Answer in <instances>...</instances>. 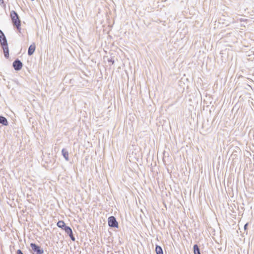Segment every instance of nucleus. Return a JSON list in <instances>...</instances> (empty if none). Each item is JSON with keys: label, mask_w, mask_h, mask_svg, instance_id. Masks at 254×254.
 Returning <instances> with one entry per match:
<instances>
[{"label": "nucleus", "mask_w": 254, "mask_h": 254, "mask_svg": "<svg viewBox=\"0 0 254 254\" xmlns=\"http://www.w3.org/2000/svg\"><path fill=\"white\" fill-rule=\"evenodd\" d=\"M0 43L2 48L4 57L6 58H8L9 57V49L5 35L1 30H0Z\"/></svg>", "instance_id": "nucleus-1"}, {"label": "nucleus", "mask_w": 254, "mask_h": 254, "mask_svg": "<svg viewBox=\"0 0 254 254\" xmlns=\"http://www.w3.org/2000/svg\"><path fill=\"white\" fill-rule=\"evenodd\" d=\"M10 17L13 26H15L20 31L21 29V21L17 12L14 10H12L10 12Z\"/></svg>", "instance_id": "nucleus-2"}, {"label": "nucleus", "mask_w": 254, "mask_h": 254, "mask_svg": "<svg viewBox=\"0 0 254 254\" xmlns=\"http://www.w3.org/2000/svg\"><path fill=\"white\" fill-rule=\"evenodd\" d=\"M108 225L110 227L118 228V223L114 216H110L108 218Z\"/></svg>", "instance_id": "nucleus-3"}, {"label": "nucleus", "mask_w": 254, "mask_h": 254, "mask_svg": "<svg viewBox=\"0 0 254 254\" xmlns=\"http://www.w3.org/2000/svg\"><path fill=\"white\" fill-rule=\"evenodd\" d=\"M30 247L32 251L36 254H43L44 253V250L34 243H31Z\"/></svg>", "instance_id": "nucleus-4"}, {"label": "nucleus", "mask_w": 254, "mask_h": 254, "mask_svg": "<svg viewBox=\"0 0 254 254\" xmlns=\"http://www.w3.org/2000/svg\"><path fill=\"white\" fill-rule=\"evenodd\" d=\"M13 67L15 70H20L22 67V63L18 59H16L12 64Z\"/></svg>", "instance_id": "nucleus-5"}, {"label": "nucleus", "mask_w": 254, "mask_h": 254, "mask_svg": "<svg viewBox=\"0 0 254 254\" xmlns=\"http://www.w3.org/2000/svg\"><path fill=\"white\" fill-rule=\"evenodd\" d=\"M36 49V46L34 43L31 44L28 48V55L31 56L34 53Z\"/></svg>", "instance_id": "nucleus-6"}, {"label": "nucleus", "mask_w": 254, "mask_h": 254, "mask_svg": "<svg viewBox=\"0 0 254 254\" xmlns=\"http://www.w3.org/2000/svg\"><path fill=\"white\" fill-rule=\"evenodd\" d=\"M0 124L3 126H7L8 123L6 118L0 116Z\"/></svg>", "instance_id": "nucleus-7"}, {"label": "nucleus", "mask_w": 254, "mask_h": 254, "mask_svg": "<svg viewBox=\"0 0 254 254\" xmlns=\"http://www.w3.org/2000/svg\"><path fill=\"white\" fill-rule=\"evenodd\" d=\"M62 155H63L65 160L68 161L69 160L68 151L66 149L64 148L62 150Z\"/></svg>", "instance_id": "nucleus-8"}, {"label": "nucleus", "mask_w": 254, "mask_h": 254, "mask_svg": "<svg viewBox=\"0 0 254 254\" xmlns=\"http://www.w3.org/2000/svg\"><path fill=\"white\" fill-rule=\"evenodd\" d=\"M57 226H58V227L62 228L63 230H64V227H66L64 222L63 221H59L57 223Z\"/></svg>", "instance_id": "nucleus-9"}, {"label": "nucleus", "mask_w": 254, "mask_h": 254, "mask_svg": "<svg viewBox=\"0 0 254 254\" xmlns=\"http://www.w3.org/2000/svg\"><path fill=\"white\" fill-rule=\"evenodd\" d=\"M155 251L157 254H163V252L162 248L159 246H156Z\"/></svg>", "instance_id": "nucleus-10"}, {"label": "nucleus", "mask_w": 254, "mask_h": 254, "mask_svg": "<svg viewBox=\"0 0 254 254\" xmlns=\"http://www.w3.org/2000/svg\"><path fill=\"white\" fill-rule=\"evenodd\" d=\"M193 251L194 254H200L199 248L197 245L195 244L193 246Z\"/></svg>", "instance_id": "nucleus-11"}, {"label": "nucleus", "mask_w": 254, "mask_h": 254, "mask_svg": "<svg viewBox=\"0 0 254 254\" xmlns=\"http://www.w3.org/2000/svg\"><path fill=\"white\" fill-rule=\"evenodd\" d=\"M64 230L67 234H71V232L72 231V229H71V228L67 226L66 227H64Z\"/></svg>", "instance_id": "nucleus-12"}, {"label": "nucleus", "mask_w": 254, "mask_h": 254, "mask_svg": "<svg viewBox=\"0 0 254 254\" xmlns=\"http://www.w3.org/2000/svg\"><path fill=\"white\" fill-rule=\"evenodd\" d=\"M67 235L69 236L70 238L71 239V240L72 241H75V237L73 235L72 231L71 232V234H67Z\"/></svg>", "instance_id": "nucleus-13"}, {"label": "nucleus", "mask_w": 254, "mask_h": 254, "mask_svg": "<svg viewBox=\"0 0 254 254\" xmlns=\"http://www.w3.org/2000/svg\"><path fill=\"white\" fill-rule=\"evenodd\" d=\"M16 254H23V253L20 250H18L16 252Z\"/></svg>", "instance_id": "nucleus-14"}, {"label": "nucleus", "mask_w": 254, "mask_h": 254, "mask_svg": "<svg viewBox=\"0 0 254 254\" xmlns=\"http://www.w3.org/2000/svg\"><path fill=\"white\" fill-rule=\"evenodd\" d=\"M108 62L111 63L112 64L114 63V60L113 59L108 60Z\"/></svg>", "instance_id": "nucleus-15"}, {"label": "nucleus", "mask_w": 254, "mask_h": 254, "mask_svg": "<svg viewBox=\"0 0 254 254\" xmlns=\"http://www.w3.org/2000/svg\"><path fill=\"white\" fill-rule=\"evenodd\" d=\"M247 225H248V224H246L245 225V226H244V228H245V229H246Z\"/></svg>", "instance_id": "nucleus-16"}, {"label": "nucleus", "mask_w": 254, "mask_h": 254, "mask_svg": "<svg viewBox=\"0 0 254 254\" xmlns=\"http://www.w3.org/2000/svg\"><path fill=\"white\" fill-rule=\"evenodd\" d=\"M0 2H3V0H0Z\"/></svg>", "instance_id": "nucleus-17"}]
</instances>
